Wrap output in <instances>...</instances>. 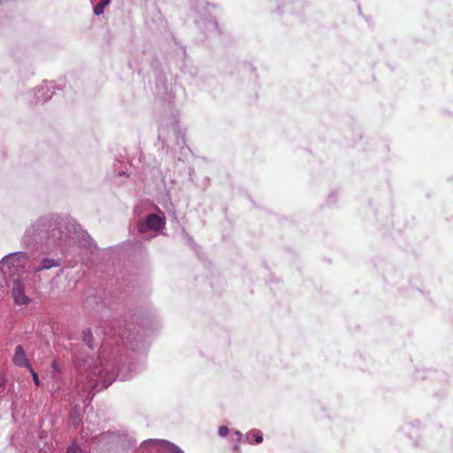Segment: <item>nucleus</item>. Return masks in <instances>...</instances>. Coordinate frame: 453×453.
<instances>
[{
  "label": "nucleus",
  "instance_id": "f257e3e1",
  "mask_svg": "<svg viewBox=\"0 0 453 453\" xmlns=\"http://www.w3.org/2000/svg\"><path fill=\"white\" fill-rule=\"evenodd\" d=\"M163 224L162 219L156 215L150 214L147 217L144 223L138 225V230L141 233H145L148 229L157 231L161 228Z\"/></svg>",
  "mask_w": 453,
  "mask_h": 453
},
{
  "label": "nucleus",
  "instance_id": "f03ea898",
  "mask_svg": "<svg viewBox=\"0 0 453 453\" xmlns=\"http://www.w3.org/2000/svg\"><path fill=\"white\" fill-rule=\"evenodd\" d=\"M12 296L16 304L27 305L30 299L24 293V285L20 281H15L12 288Z\"/></svg>",
  "mask_w": 453,
  "mask_h": 453
},
{
  "label": "nucleus",
  "instance_id": "7ed1b4c3",
  "mask_svg": "<svg viewBox=\"0 0 453 453\" xmlns=\"http://www.w3.org/2000/svg\"><path fill=\"white\" fill-rule=\"evenodd\" d=\"M13 363L14 365L20 367H27L31 369V365L29 360L26 357L25 350L21 345H18L15 348V353L13 356Z\"/></svg>",
  "mask_w": 453,
  "mask_h": 453
},
{
  "label": "nucleus",
  "instance_id": "20e7f679",
  "mask_svg": "<svg viewBox=\"0 0 453 453\" xmlns=\"http://www.w3.org/2000/svg\"><path fill=\"white\" fill-rule=\"evenodd\" d=\"M247 440L250 443L259 444L263 441L262 433L257 430L250 431L247 434Z\"/></svg>",
  "mask_w": 453,
  "mask_h": 453
},
{
  "label": "nucleus",
  "instance_id": "39448f33",
  "mask_svg": "<svg viewBox=\"0 0 453 453\" xmlns=\"http://www.w3.org/2000/svg\"><path fill=\"white\" fill-rule=\"evenodd\" d=\"M110 4V0H101L94 8V13L96 15H101L104 12L105 6Z\"/></svg>",
  "mask_w": 453,
  "mask_h": 453
},
{
  "label": "nucleus",
  "instance_id": "423d86ee",
  "mask_svg": "<svg viewBox=\"0 0 453 453\" xmlns=\"http://www.w3.org/2000/svg\"><path fill=\"white\" fill-rule=\"evenodd\" d=\"M23 258L24 255H22L21 253L12 254L5 257V263L13 264L14 262H21Z\"/></svg>",
  "mask_w": 453,
  "mask_h": 453
},
{
  "label": "nucleus",
  "instance_id": "0eeeda50",
  "mask_svg": "<svg viewBox=\"0 0 453 453\" xmlns=\"http://www.w3.org/2000/svg\"><path fill=\"white\" fill-rule=\"evenodd\" d=\"M57 265L56 263L52 259L45 258L42 261L41 265L36 269L37 271L44 270V269H50L52 266Z\"/></svg>",
  "mask_w": 453,
  "mask_h": 453
},
{
  "label": "nucleus",
  "instance_id": "6e6552de",
  "mask_svg": "<svg viewBox=\"0 0 453 453\" xmlns=\"http://www.w3.org/2000/svg\"><path fill=\"white\" fill-rule=\"evenodd\" d=\"M82 449L73 441L66 449V453H81Z\"/></svg>",
  "mask_w": 453,
  "mask_h": 453
},
{
  "label": "nucleus",
  "instance_id": "1a4fd4ad",
  "mask_svg": "<svg viewBox=\"0 0 453 453\" xmlns=\"http://www.w3.org/2000/svg\"><path fill=\"white\" fill-rule=\"evenodd\" d=\"M229 433L228 427L226 426H222L219 428V434L220 436H226Z\"/></svg>",
  "mask_w": 453,
  "mask_h": 453
},
{
  "label": "nucleus",
  "instance_id": "9d476101",
  "mask_svg": "<svg viewBox=\"0 0 453 453\" xmlns=\"http://www.w3.org/2000/svg\"><path fill=\"white\" fill-rule=\"evenodd\" d=\"M31 373H32V376H33V380L35 383V385L39 386L40 385V380H39V377H38V374L31 368L29 369Z\"/></svg>",
  "mask_w": 453,
  "mask_h": 453
},
{
  "label": "nucleus",
  "instance_id": "9b49d317",
  "mask_svg": "<svg viewBox=\"0 0 453 453\" xmlns=\"http://www.w3.org/2000/svg\"><path fill=\"white\" fill-rule=\"evenodd\" d=\"M4 384H5L4 378L2 375H0V392L4 391Z\"/></svg>",
  "mask_w": 453,
  "mask_h": 453
}]
</instances>
